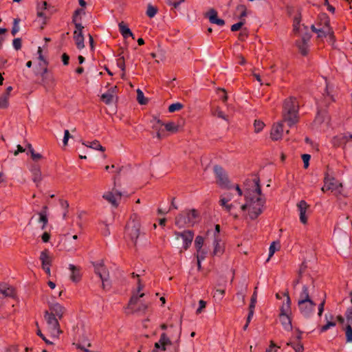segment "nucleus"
<instances>
[{
    "instance_id": "nucleus-1",
    "label": "nucleus",
    "mask_w": 352,
    "mask_h": 352,
    "mask_svg": "<svg viewBox=\"0 0 352 352\" xmlns=\"http://www.w3.org/2000/svg\"><path fill=\"white\" fill-rule=\"evenodd\" d=\"M252 182L255 185V189L253 192L256 193L258 197H255L254 196H252L250 191L245 192L244 197L245 201L250 202V210L248 213L250 219L251 220H255L261 214L263 213L265 199L261 197L262 195V190L259 177L256 176L252 179Z\"/></svg>"
},
{
    "instance_id": "nucleus-2",
    "label": "nucleus",
    "mask_w": 352,
    "mask_h": 352,
    "mask_svg": "<svg viewBox=\"0 0 352 352\" xmlns=\"http://www.w3.org/2000/svg\"><path fill=\"white\" fill-rule=\"evenodd\" d=\"M298 110L299 104L296 98L290 96L286 98L283 104V122L292 127L299 121Z\"/></svg>"
},
{
    "instance_id": "nucleus-3",
    "label": "nucleus",
    "mask_w": 352,
    "mask_h": 352,
    "mask_svg": "<svg viewBox=\"0 0 352 352\" xmlns=\"http://www.w3.org/2000/svg\"><path fill=\"white\" fill-rule=\"evenodd\" d=\"M140 219L136 214H133L125 226V234L130 239L134 245L140 234Z\"/></svg>"
},
{
    "instance_id": "nucleus-4",
    "label": "nucleus",
    "mask_w": 352,
    "mask_h": 352,
    "mask_svg": "<svg viewBox=\"0 0 352 352\" xmlns=\"http://www.w3.org/2000/svg\"><path fill=\"white\" fill-rule=\"evenodd\" d=\"M199 217V212L195 209L186 210L179 214L175 219V225L184 228L186 225L193 226Z\"/></svg>"
},
{
    "instance_id": "nucleus-5",
    "label": "nucleus",
    "mask_w": 352,
    "mask_h": 352,
    "mask_svg": "<svg viewBox=\"0 0 352 352\" xmlns=\"http://www.w3.org/2000/svg\"><path fill=\"white\" fill-rule=\"evenodd\" d=\"M44 319L47 324V330L52 337L58 338L61 333L58 318L48 314V311L44 312Z\"/></svg>"
},
{
    "instance_id": "nucleus-6",
    "label": "nucleus",
    "mask_w": 352,
    "mask_h": 352,
    "mask_svg": "<svg viewBox=\"0 0 352 352\" xmlns=\"http://www.w3.org/2000/svg\"><path fill=\"white\" fill-rule=\"evenodd\" d=\"M175 245L179 248L180 241H182V248L187 250L190 246L194 238V232L192 230H184L183 232H175Z\"/></svg>"
},
{
    "instance_id": "nucleus-7",
    "label": "nucleus",
    "mask_w": 352,
    "mask_h": 352,
    "mask_svg": "<svg viewBox=\"0 0 352 352\" xmlns=\"http://www.w3.org/2000/svg\"><path fill=\"white\" fill-rule=\"evenodd\" d=\"M36 21L41 24V28L43 29L51 16V12L48 9V4L46 1L38 3L36 6Z\"/></svg>"
},
{
    "instance_id": "nucleus-8",
    "label": "nucleus",
    "mask_w": 352,
    "mask_h": 352,
    "mask_svg": "<svg viewBox=\"0 0 352 352\" xmlns=\"http://www.w3.org/2000/svg\"><path fill=\"white\" fill-rule=\"evenodd\" d=\"M94 271L102 281V288L105 289L108 287L109 284V272L108 267L104 265L102 261H100L94 264Z\"/></svg>"
},
{
    "instance_id": "nucleus-9",
    "label": "nucleus",
    "mask_w": 352,
    "mask_h": 352,
    "mask_svg": "<svg viewBox=\"0 0 352 352\" xmlns=\"http://www.w3.org/2000/svg\"><path fill=\"white\" fill-rule=\"evenodd\" d=\"M214 173L217 177V183L221 188L230 189L232 188L228 175L221 166L215 165Z\"/></svg>"
},
{
    "instance_id": "nucleus-10",
    "label": "nucleus",
    "mask_w": 352,
    "mask_h": 352,
    "mask_svg": "<svg viewBox=\"0 0 352 352\" xmlns=\"http://www.w3.org/2000/svg\"><path fill=\"white\" fill-rule=\"evenodd\" d=\"M144 296V293H141L139 295H133L128 303V308L131 310L133 313H145L148 309V305L144 303L138 305L140 298H142Z\"/></svg>"
},
{
    "instance_id": "nucleus-11",
    "label": "nucleus",
    "mask_w": 352,
    "mask_h": 352,
    "mask_svg": "<svg viewBox=\"0 0 352 352\" xmlns=\"http://www.w3.org/2000/svg\"><path fill=\"white\" fill-rule=\"evenodd\" d=\"M130 195L126 191H121L113 188L111 190V206L118 208L120 205L126 202Z\"/></svg>"
},
{
    "instance_id": "nucleus-12",
    "label": "nucleus",
    "mask_w": 352,
    "mask_h": 352,
    "mask_svg": "<svg viewBox=\"0 0 352 352\" xmlns=\"http://www.w3.org/2000/svg\"><path fill=\"white\" fill-rule=\"evenodd\" d=\"M111 169H115L111 170V173H115L113 175V188L117 189V187L120 188L121 186V181L126 178L127 169L124 166L116 168L114 165H111Z\"/></svg>"
},
{
    "instance_id": "nucleus-13",
    "label": "nucleus",
    "mask_w": 352,
    "mask_h": 352,
    "mask_svg": "<svg viewBox=\"0 0 352 352\" xmlns=\"http://www.w3.org/2000/svg\"><path fill=\"white\" fill-rule=\"evenodd\" d=\"M316 304L313 300L309 302L298 301V306L301 314L305 318H309L313 314Z\"/></svg>"
},
{
    "instance_id": "nucleus-14",
    "label": "nucleus",
    "mask_w": 352,
    "mask_h": 352,
    "mask_svg": "<svg viewBox=\"0 0 352 352\" xmlns=\"http://www.w3.org/2000/svg\"><path fill=\"white\" fill-rule=\"evenodd\" d=\"M47 311L48 314L60 320L66 312V308L58 302H52L49 305Z\"/></svg>"
},
{
    "instance_id": "nucleus-15",
    "label": "nucleus",
    "mask_w": 352,
    "mask_h": 352,
    "mask_svg": "<svg viewBox=\"0 0 352 352\" xmlns=\"http://www.w3.org/2000/svg\"><path fill=\"white\" fill-rule=\"evenodd\" d=\"M76 30L74 32V38L78 49H82L84 45V37L82 34L83 26L81 23H76L75 25Z\"/></svg>"
},
{
    "instance_id": "nucleus-16",
    "label": "nucleus",
    "mask_w": 352,
    "mask_h": 352,
    "mask_svg": "<svg viewBox=\"0 0 352 352\" xmlns=\"http://www.w3.org/2000/svg\"><path fill=\"white\" fill-rule=\"evenodd\" d=\"M153 121L155 122V124L153 125V128L155 129H157L158 127L164 125L167 131L174 133L179 131V125L175 124L173 122H169L166 124H164L160 119H157L155 117L153 118V120L151 122Z\"/></svg>"
},
{
    "instance_id": "nucleus-17",
    "label": "nucleus",
    "mask_w": 352,
    "mask_h": 352,
    "mask_svg": "<svg viewBox=\"0 0 352 352\" xmlns=\"http://www.w3.org/2000/svg\"><path fill=\"white\" fill-rule=\"evenodd\" d=\"M78 239L77 235L72 236V239L66 238L63 242V249L67 252L74 253L78 249V245L75 241Z\"/></svg>"
},
{
    "instance_id": "nucleus-18",
    "label": "nucleus",
    "mask_w": 352,
    "mask_h": 352,
    "mask_svg": "<svg viewBox=\"0 0 352 352\" xmlns=\"http://www.w3.org/2000/svg\"><path fill=\"white\" fill-rule=\"evenodd\" d=\"M16 291L14 288L8 284H0V298H15Z\"/></svg>"
},
{
    "instance_id": "nucleus-19",
    "label": "nucleus",
    "mask_w": 352,
    "mask_h": 352,
    "mask_svg": "<svg viewBox=\"0 0 352 352\" xmlns=\"http://www.w3.org/2000/svg\"><path fill=\"white\" fill-rule=\"evenodd\" d=\"M283 120L280 122H278L276 124H274L272 127L270 132V137L272 140L277 141L282 138L283 133Z\"/></svg>"
},
{
    "instance_id": "nucleus-20",
    "label": "nucleus",
    "mask_w": 352,
    "mask_h": 352,
    "mask_svg": "<svg viewBox=\"0 0 352 352\" xmlns=\"http://www.w3.org/2000/svg\"><path fill=\"white\" fill-rule=\"evenodd\" d=\"M352 139V134H339L331 140V144L334 147H340Z\"/></svg>"
},
{
    "instance_id": "nucleus-21",
    "label": "nucleus",
    "mask_w": 352,
    "mask_h": 352,
    "mask_svg": "<svg viewBox=\"0 0 352 352\" xmlns=\"http://www.w3.org/2000/svg\"><path fill=\"white\" fill-rule=\"evenodd\" d=\"M68 268L70 271V280L74 283L79 282L82 276L80 267L73 264H69Z\"/></svg>"
},
{
    "instance_id": "nucleus-22",
    "label": "nucleus",
    "mask_w": 352,
    "mask_h": 352,
    "mask_svg": "<svg viewBox=\"0 0 352 352\" xmlns=\"http://www.w3.org/2000/svg\"><path fill=\"white\" fill-rule=\"evenodd\" d=\"M118 58L116 59V65L121 69L122 74L121 78H124L125 76L126 71V65H125V59L124 54V49L122 47H120L118 50Z\"/></svg>"
},
{
    "instance_id": "nucleus-23",
    "label": "nucleus",
    "mask_w": 352,
    "mask_h": 352,
    "mask_svg": "<svg viewBox=\"0 0 352 352\" xmlns=\"http://www.w3.org/2000/svg\"><path fill=\"white\" fill-rule=\"evenodd\" d=\"M172 342L170 338L167 336L166 333H162L160 336V340L155 343V348L156 349H161L162 351H166V346L167 345H171Z\"/></svg>"
},
{
    "instance_id": "nucleus-24",
    "label": "nucleus",
    "mask_w": 352,
    "mask_h": 352,
    "mask_svg": "<svg viewBox=\"0 0 352 352\" xmlns=\"http://www.w3.org/2000/svg\"><path fill=\"white\" fill-rule=\"evenodd\" d=\"M284 296H286V302L283 304L280 309V316L290 315L292 314L291 310V298L289 295V292H286L283 294Z\"/></svg>"
},
{
    "instance_id": "nucleus-25",
    "label": "nucleus",
    "mask_w": 352,
    "mask_h": 352,
    "mask_svg": "<svg viewBox=\"0 0 352 352\" xmlns=\"http://www.w3.org/2000/svg\"><path fill=\"white\" fill-rule=\"evenodd\" d=\"M298 210L300 212V222L303 224H306L307 223V217L305 215L306 210L309 208V205L307 203L304 201L301 200L298 204H297Z\"/></svg>"
},
{
    "instance_id": "nucleus-26",
    "label": "nucleus",
    "mask_w": 352,
    "mask_h": 352,
    "mask_svg": "<svg viewBox=\"0 0 352 352\" xmlns=\"http://www.w3.org/2000/svg\"><path fill=\"white\" fill-rule=\"evenodd\" d=\"M342 184L336 181L334 177L329 178L328 177V186L327 189H330L331 191H336L338 194L342 195Z\"/></svg>"
},
{
    "instance_id": "nucleus-27",
    "label": "nucleus",
    "mask_w": 352,
    "mask_h": 352,
    "mask_svg": "<svg viewBox=\"0 0 352 352\" xmlns=\"http://www.w3.org/2000/svg\"><path fill=\"white\" fill-rule=\"evenodd\" d=\"M30 171L32 175L33 182L38 186L42 180V173L40 167L37 165H33L30 168Z\"/></svg>"
},
{
    "instance_id": "nucleus-28",
    "label": "nucleus",
    "mask_w": 352,
    "mask_h": 352,
    "mask_svg": "<svg viewBox=\"0 0 352 352\" xmlns=\"http://www.w3.org/2000/svg\"><path fill=\"white\" fill-rule=\"evenodd\" d=\"M317 25L320 28L331 27L329 16L324 12L320 13L317 17Z\"/></svg>"
},
{
    "instance_id": "nucleus-29",
    "label": "nucleus",
    "mask_w": 352,
    "mask_h": 352,
    "mask_svg": "<svg viewBox=\"0 0 352 352\" xmlns=\"http://www.w3.org/2000/svg\"><path fill=\"white\" fill-rule=\"evenodd\" d=\"M40 260L42 267L51 265L52 262V256L50 254L47 250H45L41 252Z\"/></svg>"
},
{
    "instance_id": "nucleus-30",
    "label": "nucleus",
    "mask_w": 352,
    "mask_h": 352,
    "mask_svg": "<svg viewBox=\"0 0 352 352\" xmlns=\"http://www.w3.org/2000/svg\"><path fill=\"white\" fill-rule=\"evenodd\" d=\"M118 27L121 34L124 38L130 36L134 38L133 32L123 21L118 23Z\"/></svg>"
},
{
    "instance_id": "nucleus-31",
    "label": "nucleus",
    "mask_w": 352,
    "mask_h": 352,
    "mask_svg": "<svg viewBox=\"0 0 352 352\" xmlns=\"http://www.w3.org/2000/svg\"><path fill=\"white\" fill-rule=\"evenodd\" d=\"M47 206H45L43 207V209L41 212L38 213L39 216L38 222L42 223L43 226L41 227L42 230H44L47 224Z\"/></svg>"
},
{
    "instance_id": "nucleus-32",
    "label": "nucleus",
    "mask_w": 352,
    "mask_h": 352,
    "mask_svg": "<svg viewBox=\"0 0 352 352\" xmlns=\"http://www.w3.org/2000/svg\"><path fill=\"white\" fill-rule=\"evenodd\" d=\"M312 32L318 34V38L327 37L329 33L330 27H324L317 28L314 25H311Z\"/></svg>"
},
{
    "instance_id": "nucleus-33",
    "label": "nucleus",
    "mask_w": 352,
    "mask_h": 352,
    "mask_svg": "<svg viewBox=\"0 0 352 352\" xmlns=\"http://www.w3.org/2000/svg\"><path fill=\"white\" fill-rule=\"evenodd\" d=\"M280 322L286 331H292V319L289 316V315H284V316H280Z\"/></svg>"
},
{
    "instance_id": "nucleus-34",
    "label": "nucleus",
    "mask_w": 352,
    "mask_h": 352,
    "mask_svg": "<svg viewBox=\"0 0 352 352\" xmlns=\"http://www.w3.org/2000/svg\"><path fill=\"white\" fill-rule=\"evenodd\" d=\"M108 86L109 83L107 82L104 87L101 88V91L103 92L101 94L100 100L106 104L110 103V92Z\"/></svg>"
},
{
    "instance_id": "nucleus-35",
    "label": "nucleus",
    "mask_w": 352,
    "mask_h": 352,
    "mask_svg": "<svg viewBox=\"0 0 352 352\" xmlns=\"http://www.w3.org/2000/svg\"><path fill=\"white\" fill-rule=\"evenodd\" d=\"M82 144L94 150H98L102 152L105 151V148L97 140L93 142H82Z\"/></svg>"
},
{
    "instance_id": "nucleus-36",
    "label": "nucleus",
    "mask_w": 352,
    "mask_h": 352,
    "mask_svg": "<svg viewBox=\"0 0 352 352\" xmlns=\"http://www.w3.org/2000/svg\"><path fill=\"white\" fill-rule=\"evenodd\" d=\"M309 300H312L309 296L308 286L303 285L302 291L300 294L298 301L309 302Z\"/></svg>"
},
{
    "instance_id": "nucleus-37",
    "label": "nucleus",
    "mask_w": 352,
    "mask_h": 352,
    "mask_svg": "<svg viewBox=\"0 0 352 352\" xmlns=\"http://www.w3.org/2000/svg\"><path fill=\"white\" fill-rule=\"evenodd\" d=\"M239 13L238 18L243 21L245 17L247 16V8L243 4H239L236 8V14Z\"/></svg>"
},
{
    "instance_id": "nucleus-38",
    "label": "nucleus",
    "mask_w": 352,
    "mask_h": 352,
    "mask_svg": "<svg viewBox=\"0 0 352 352\" xmlns=\"http://www.w3.org/2000/svg\"><path fill=\"white\" fill-rule=\"evenodd\" d=\"M214 250H213V255L217 256L221 255L223 252V248L220 244V239L218 237H215L214 241Z\"/></svg>"
},
{
    "instance_id": "nucleus-39",
    "label": "nucleus",
    "mask_w": 352,
    "mask_h": 352,
    "mask_svg": "<svg viewBox=\"0 0 352 352\" xmlns=\"http://www.w3.org/2000/svg\"><path fill=\"white\" fill-rule=\"evenodd\" d=\"M301 13L298 12L294 18L293 22V32L294 34H298L300 30V24L301 22Z\"/></svg>"
},
{
    "instance_id": "nucleus-40",
    "label": "nucleus",
    "mask_w": 352,
    "mask_h": 352,
    "mask_svg": "<svg viewBox=\"0 0 352 352\" xmlns=\"http://www.w3.org/2000/svg\"><path fill=\"white\" fill-rule=\"evenodd\" d=\"M296 46L298 47L302 55L306 56L308 53V44L306 42L301 41H296Z\"/></svg>"
},
{
    "instance_id": "nucleus-41",
    "label": "nucleus",
    "mask_w": 352,
    "mask_h": 352,
    "mask_svg": "<svg viewBox=\"0 0 352 352\" xmlns=\"http://www.w3.org/2000/svg\"><path fill=\"white\" fill-rule=\"evenodd\" d=\"M280 248V243L278 241H273L269 248V256L267 261L274 255L276 250H278Z\"/></svg>"
},
{
    "instance_id": "nucleus-42",
    "label": "nucleus",
    "mask_w": 352,
    "mask_h": 352,
    "mask_svg": "<svg viewBox=\"0 0 352 352\" xmlns=\"http://www.w3.org/2000/svg\"><path fill=\"white\" fill-rule=\"evenodd\" d=\"M206 17H207L211 23H213L214 21L219 18L218 13L216 10L211 8L206 13Z\"/></svg>"
},
{
    "instance_id": "nucleus-43",
    "label": "nucleus",
    "mask_w": 352,
    "mask_h": 352,
    "mask_svg": "<svg viewBox=\"0 0 352 352\" xmlns=\"http://www.w3.org/2000/svg\"><path fill=\"white\" fill-rule=\"evenodd\" d=\"M10 98V97L3 94L0 96V109H6L8 107Z\"/></svg>"
},
{
    "instance_id": "nucleus-44",
    "label": "nucleus",
    "mask_w": 352,
    "mask_h": 352,
    "mask_svg": "<svg viewBox=\"0 0 352 352\" xmlns=\"http://www.w3.org/2000/svg\"><path fill=\"white\" fill-rule=\"evenodd\" d=\"M85 12L82 8L78 9L75 11L74 16H73V21L75 23V25L76 23H80V21L81 19L80 16L82 14H85Z\"/></svg>"
},
{
    "instance_id": "nucleus-45",
    "label": "nucleus",
    "mask_w": 352,
    "mask_h": 352,
    "mask_svg": "<svg viewBox=\"0 0 352 352\" xmlns=\"http://www.w3.org/2000/svg\"><path fill=\"white\" fill-rule=\"evenodd\" d=\"M137 100L140 104H146L148 103V99L144 96V93L140 89H137Z\"/></svg>"
},
{
    "instance_id": "nucleus-46",
    "label": "nucleus",
    "mask_w": 352,
    "mask_h": 352,
    "mask_svg": "<svg viewBox=\"0 0 352 352\" xmlns=\"http://www.w3.org/2000/svg\"><path fill=\"white\" fill-rule=\"evenodd\" d=\"M204 243V239L201 236H197L195 240V247L196 248L197 252H199V250L202 248V246Z\"/></svg>"
},
{
    "instance_id": "nucleus-47",
    "label": "nucleus",
    "mask_w": 352,
    "mask_h": 352,
    "mask_svg": "<svg viewBox=\"0 0 352 352\" xmlns=\"http://www.w3.org/2000/svg\"><path fill=\"white\" fill-rule=\"evenodd\" d=\"M157 11L158 9L157 7L148 4L146 10V15L149 18H153L157 14Z\"/></svg>"
},
{
    "instance_id": "nucleus-48",
    "label": "nucleus",
    "mask_w": 352,
    "mask_h": 352,
    "mask_svg": "<svg viewBox=\"0 0 352 352\" xmlns=\"http://www.w3.org/2000/svg\"><path fill=\"white\" fill-rule=\"evenodd\" d=\"M345 334L346 342H352V327L351 324H348L346 326Z\"/></svg>"
},
{
    "instance_id": "nucleus-49",
    "label": "nucleus",
    "mask_w": 352,
    "mask_h": 352,
    "mask_svg": "<svg viewBox=\"0 0 352 352\" xmlns=\"http://www.w3.org/2000/svg\"><path fill=\"white\" fill-rule=\"evenodd\" d=\"M265 126V124L260 120H255L254 122V128L255 133H259L261 131Z\"/></svg>"
},
{
    "instance_id": "nucleus-50",
    "label": "nucleus",
    "mask_w": 352,
    "mask_h": 352,
    "mask_svg": "<svg viewBox=\"0 0 352 352\" xmlns=\"http://www.w3.org/2000/svg\"><path fill=\"white\" fill-rule=\"evenodd\" d=\"M60 205L61 208L64 210V212L63 213V218L65 219L68 212L69 203L66 200L60 199Z\"/></svg>"
},
{
    "instance_id": "nucleus-51",
    "label": "nucleus",
    "mask_w": 352,
    "mask_h": 352,
    "mask_svg": "<svg viewBox=\"0 0 352 352\" xmlns=\"http://www.w3.org/2000/svg\"><path fill=\"white\" fill-rule=\"evenodd\" d=\"M184 107V105L180 102L173 103L168 107V111L170 113L179 111Z\"/></svg>"
},
{
    "instance_id": "nucleus-52",
    "label": "nucleus",
    "mask_w": 352,
    "mask_h": 352,
    "mask_svg": "<svg viewBox=\"0 0 352 352\" xmlns=\"http://www.w3.org/2000/svg\"><path fill=\"white\" fill-rule=\"evenodd\" d=\"M336 325V323L335 321H327V323L322 326L320 329V333H323L327 331L328 329H329L331 327H335Z\"/></svg>"
},
{
    "instance_id": "nucleus-53",
    "label": "nucleus",
    "mask_w": 352,
    "mask_h": 352,
    "mask_svg": "<svg viewBox=\"0 0 352 352\" xmlns=\"http://www.w3.org/2000/svg\"><path fill=\"white\" fill-rule=\"evenodd\" d=\"M287 344L291 346L294 349L295 352H303L304 351L303 345L300 342L296 344L292 342H287Z\"/></svg>"
},
{
    "instance_id": "nucleus-54",
    "label": "nucleus",
    "mask_w": 352,
    "mask_h": 352,
    "mask_svg": "<svg viewBox=\"0 0 352 352\" xmlns=\"http://www.w3.org/2000/svg\"><path fill=\"white\" fill-rule=\"evenodd\" d=\"M255 305L256 304L255 303H253V302H250V305H249V313H248V322H250L252 317H253V315H254V309H255Z\"/></svg>"
},
{
    "instance_id": "nucleus-55",
    "label": "nucleus",
    "mask_w": 352,
    "mask_h": 352,
    "mask_svg": "<svg viewBox=\"0 0 352 352\" xmlns=\"http://www.w3.org/2000/svg\"><path fill=\"white\" fill-rule=\"evenodd\" d=\"M245 20H243V21L240 20L239 22L233 24L230 28L231 31L236 32V31L239 30L242 28V26L245 24Z\"/></svg>"
},
{
    "instance_id": "nucleus-56",
    "label": "nucleus",
    "mask_w": 352,
    "mask_h": 352,
    "mask_svg": "<svg viewBox=\"0 0 352 352\" xmlns=\"http://www.w3.org/2000/svg\"><path fill=\"white\" fill-rule=\"evenodd\" d=\"M310 158H311V155L309 154H302V160L304 163L305 168H307L309 167Z\"/></svg>"
},
{
    "instance_id": "nucleus-57",
    "label": "nucleus",
    "mask_w": 352,
    "mask_h": 352,
    "mask_svg": "<svg viewBox=\"0 0 352 352\" xmlns=\"http://www.w3.org/2000/svg\"><path fill=\"white\" fill-rule=\"evenodd\" d=\"M185 0H175L174 1H172V0H166V2L168 5L173 6L174 8H177Z\"/></svg>"
},
{
    "instance_id": "nucleus-58",
    "label": "nucleus",
    "mask_w": 352,
    "mask_h": 352,
    "mask_svg": "<svg viewBox=\"0 0 352 352\" xmlns=\"http://www.w3.org/2000/svg\"><path fill=\"white\" fill-rule=\"evenodd\" d=\"M346 318L349 323H352V306L349 307L346 309Z\"/></svg>"
},
{
    "instance_id": "nucleus-59",
    "label": "nucleus",
    "mask_w": 352,
    "mask_h": 352,
    "mask_svg": "<svg viewBox=\"0 0 352 352\" xmlns=\"http://www.w3.org/2000/svg\"><path fill=\"white\" fill-rule=\"evenodd\" d=\"M206 302L204 301V300H200L199 301V307L196 310V314H199L202 311V309L206 307Z\"/></svg>"
},
{
    "instance_id": "nucleus-60",
    "label": "nucleus",
    "mask_w": 352,
    "mask_h": 352,
    "mask_svg": "<svg viewBox=\"0 0 352 352\" xmlns=\"http://www.w3.org/2000/svg\"><path fill=\"white\" fill-rule=\"evenodd\" d=\"M248 33L246 29H243L238 36L239 40L243 41L248 37Z\"/></svg>"
},
{
    "instance_id": "nucleus-61",
    "label": "nucleus",
    "mask_w": 352,
    "mask_h": 352,
    "mask_svg": "<svg viewBox=\"0 0 352 352\" xmlns=\"http://www.w3.org/2000/svg\"><path fill=\"white\" fill-rule=\"evenodd\" d=\"M19 19H15L14 20V26L12 30V34L13 35H14L19 30Z\"/></svg>"
},
{
    "instance_id": "nucleus-62",
    "label": "nucleus",
    "mask_w": 352,
    "mask_h": 352,
    "mask_svg": "<svg viewBox=\"0 0 352 352\" xmlns=\"http://www.w3.org/2000/svg\"><path fill=\"white\" fill-rule=\"evenodd\" d=\"M206 252H205L204 250L201 249L199 250V252H197V255H196L197 259L201 260V261L204 260L206 257Z\"/></svg>"
},
{
    "instance_id": "nucleus-63",
    "label": "nucleus",
    "mask_w": 352,
    "mask_h": 352,
    "mask_svg": "<svg viewBox=\"0 0 352 352\" xmlns=\"http://www.w3.org/2000/svg\"><path fill=\"white\" fill-rule=\"evenodd\" d=\"M12 45H13V47L16 50H19L21 48V39L19 38H14L13 40Z\"/></svg>"
},
{
    "instance_id": "nucleus-64",
    "label": "nucleus",
    "mask_w": 352,
    "mask_h": 352,
    "mask_svg": "<svg viewBox=\"0 0 352 352\" xmlns=\"http://www.w3.org/2000/svg\"><path fill=\"white\" fill-rule=\"evenodd\" d=\"M215 115L219 118H222L225 120H227V116H226L224 112L220 110L219 109H217Z\"/></svg>"
}]
</instances>
